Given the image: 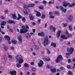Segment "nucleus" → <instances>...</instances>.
<instances>
[{"mask_svg":"<svg viewBox=\"0 0 75 75\" xmlns=\"http://www.w3.org/2000/svg\"><path fill=\"white\" fill-rule=\"evenodd\" d=\"M16 59L17 61H18V63L20 64H22L24 62V60L21 55H18L16 57Z\"/></svg>","mask_w":75,"mask_h":75,"instance_id":"f257e3e1","label":"nucleus"},{"mask_svg":"<svg viewBox=\"0 0 75 75\" xmlns=\"http://www.w3.org/2000/svg\"><path fill=\"white\" fill-rule=\"evenodd\" d=\"M74 51V49L71 47L70 49L67 48V51L69 53H66V55H69L70 54H71L73 53Z\"/></svg>","mask_w":75,"mask_h":75,"instance_id":"f03ea898","label":"nucleus"},{"mask_svg":"<svg viewBox=\"0 0 75 75\" xmlns=\"http://www.w3.org/2000/svg\"><path fill=\"white\" fill-rule=\"evenodd\" d=\"M12 16V18H13L14 19H15V20L17 19V20H19L21 18H22L23 17L22 16H21V15H20V14L18 13V18H17V17L16 16V14H11Z\"/></svg>","mask_w":75,"mask_h":75,"instance_id":"7ed1b4c3","label":"nucleus"},{"mask_svg":"<svg viewBox=\"0 0 75 75\" xmlns=\"http://www.w3.org/2000/svg\"><path fill=\"white\" fill-rule=\"evenodd\" d=\"M22 28L23 29H21L20 30V33L21 34H24L28 31V30L25 29V26H23L22 27Z\"/></svg>","mask_w":75,"mask_h":75,"instance_id":"20e7f679","label":"nucleus"},{"mask_svg":"<svg viewBox=\"0 0 75 75\" xmlns=\"http://www.w3.org/2000/svg\"><path fill=\"white\" fill-rule=\"evenodd\" d=\"M49 44V40L48 39V37H46L45 39L43 42L44 46L45 47L46 45H47Z\"/></svg>","mask_w":75,"mask_h":75,"instance_id":"39448f33","label":"nucleus"},{"mask_svg":"<svg viewBox=\"0 0 75 75\" xmlns=\"http://www.w3.org/2000/svg\"><path fill=\"white\" fill-rule=\"evenodd\" d=\"M59 8L62 12L66 13V11H67V9L64 8L63 6H60L59 7Z\"/></svg>","mask_w":75,"mask_h":75,"instance_id":"423d86ee","label":"nucleus"},{"mask_svg":"<svg viewBox=\"0 0 75 75\" xmlns=\"http://www.w3.org/2000/svg\"><path fill=\"white\" fill-rule=\"evenodd\" d=\"M18 40L19 41V43L20 44H22V36L21 35H20L18 37Z\"/></svg>","mask_w":75,"mask_h":75,"instance_id":"0eeeda50","label":"nucleus"},{"mask_svg":"<svg viewBox=\"0 0 75 75\" xmlns=\"http://www.w3.org/2000/svg\"><path fill=\"white\" fill-rule=\"evenodd\" d=\"M69 4H70L69 3H67V1H64L63 2V6L64 7H67Z\"/></svg>","mask_w":75,"mask_h":75,"instance_id":"6e6552de","label":"nucleus"},{"mask_svg":"<svg viewBox=\"0 0 75 75\" xmlns=\"http://www.w3.org/2000/svg\"><path fill=\"white\" fill-rule=\"evenodd\" d=\"M67 18L70 21H72V20H73V16L71 15H68Z\"/></svg>","mask_w":75,"mask_h":75,"instance_id":"1a4fd4ad","label":"nucleus"},{"mask_svg":"<svg viewBox=\"0 0 75 75\" xmlns=\"http://www.w3.org/2000/svg\"><path fill=\"white\" fill-rule=\"evenodd\" d=\"M43 64H44L43 61H42V60H40L39 63H38V65L39 67H42Z\"/></svg>","mask_w":75,"mask_h":75,"instance_id":"9d476101","label":"nucleus"},{"mask_svg":"<svg viewBox=\"0 0 75 75\" xmlns=\"http://www.w3.org/2000/svg\"><path fill=\"white\" fill-rule=\"evenodd\" d=\"M10 74L11 75H16V74H17V71L15 70L11 71L10 72Z\"/></svg>","mask_w":75,"mask_h":75,"instance_id":"9b49d317","label":"nucleus"},{"mask_svg":"<svg viewBox=\"0 0 75 75\" xmlns=\"http://www.w3.org/2000/svg\"><path fill=\"white\" fill-rule=\"evenodd\" d=\"M44 33L42 32L41 33H39L38 34V36H41V37H44Z\"/></svg>","mask_w":75,"mask_h":75,"instance_id":"f8f14e48","label":"nucleus"},{"mask_svg":"<svg viewBox=\"0 0 75 75\" xmlns=\"http://www.w3.org/2000/svg\"><path fill=\"white\" fill-rule=\"evenodd\" d=\"M29 18L31 20H34V17L31 14H30L29 15Z\"/></svg>","mask_w":75,"mask_h":75,"instance_id":"ddd939ff","label":"nucleus"},{"mask_svg":"<svg viewBox=\"0 0 75 75\" xmlns=\"http://www.w3.org/2000/svg\"><path fill=\"white\" fill-rule=\"evenodd\" d=\"M61 38H62V39H65L66 40V39H68V37H66L65 35H61Z\"/></svg>","mask_w":75,"mask_h":75,"instance_id":"4468645a","label":"nucleus"},{"mask_svg":"<svg viewBox=\"0 0 75 75\" xmlns=\"http://www.w3.org/2000/svg\"><path fill=\"white\" fill-rule=\"evenodd\" d=\"M61 30H59L57 33V37L59 38V36H60V33H61Z\"/></svg>","mask_w":75,"mask_h":75,"instance_id":"2eb2a0df","label":"nucleus"},{"mask_svg":"<svg viewBox=\"0 0 75 75\" xmlns=\"http://www.w3.org/2000/svg\"><path fill=\"white\" fill-rule=\"evenodd\" d=\"M8 23L9 24H16V23L15 22H14V21L11 20H9L8 21Z\"/></svg>","mask_w":75,"mask_h":75,"instance_id":"dca6fc26","label":"nucleus"},{"mask_svg":"<svg viewBox=\"0 0 75 75\" xmlns=\"http://www.w3.org/2000/svg\"><path fill=\"white\" fill-rule=\"evenodd\" d=\"M51 72L52 73H55V72H56V69H51Z\"/></svg>","mask_w":75,"mask_h":75,"instance_id":"f3484780","label":"nucleus"},{"mask_svg":"<svg viewBox=\"0 0 75 75\" xmlns=\"http://www.w3.org/2000/svg\"><path fill=\"white\" fill-rule=\"evenodd\" d=\"M6 22L5 21H2L1 23L0 24L1 25H3V26L5 25Z\"/></svg>","mask_w":75,"mask_h":75,"instance_id":"a211bd4d","label":"nucleus"},{"mask_svg":"<svg viewBox=\"0 0 75 75\" xmlns=\"http://www.w3.org/2000/svg\"><path fill=\"white\" fill-rule=\"evenodd\" d=\"M69 4L68 5V7H74L75 5V4L74 3H72V4Z\"/></svg>","mask_w":75,"mask_h":75,"instance_id":"6ab92c4d","label":"nucleus"},{"mask_svg":"<svg viewBox=\"0 0 75 75\" xmlns=\"http://www.w3.org/2000/svg\"><path fill=\"white\" fill-rule=\"evenodd\" d=\"M21 64L22 63H17L16 65V67L17 68H20V67H21Z\"/></svg>","mask_w":75,"mask_h":75,"instance_id":"aec40b11","label":"nucleus"},{"mask_svg":"<svg viewBox=\"0 0 75 75\" xmlns=\"http://www.w3.org/2000/svg\"><path fill=\"white\" fill-rule=\"evenodd\" d=\"M25 36L27 38H30V35L28 33H26L25 34Z\"/></svg>","mask_w":75,"mask_h":75,"instance_id":"412c9836","label":"nucleus"},{"mask_svg":"<svg viewBox=\"0 0 75 75\" xmlns=\"http://www.w3.org/2000/svg\"><path fill=\"white\" fill-rule=\"evenodd\" d=\"M51 46H53L54 48H55V47H56V45H57L56 44L52 42L51 43Z\"/></svg>","mask_w":75,"mask_h":75,"instance_id":"4be33fe9","label":"nucleus"},{"mask_svg":"<svg viewBox=\"0 0 75 75\" xmlns=\"http://www.w3.org/2000/svg\"><path fill=\"white\" fill-rule=\"evenodd\" d=\"M36 16L37 17H40L41 16V13L39 12H37Z\"/></svg>","mask_w":75,"mask_h":75,"instance_id":"5701e85b","label":"nucleus"},{"mask_svg":"<svg viewBox=\"0 0 75 75\" xmlns=\"http://www.w3.org/2000/svg\"><path fill=\"white\" fill-rule=\"evenodd\" d=\"M5 38H6L8 41H10V37H9L8 36H5Z\"/></svg>","mask_w":75,"mask_h":75,"instance_id":"b1692460","label":"nucleus"},{"mask_svg":"<svg viewBox=\"0 0 75 75\" xmlns=\"http://www.w3.org/2000/svg\"><path fill=\"white\" fill-rule=\"evenodd\" d=\"M57 58L58 59H59L60 60V59H62V56L61 55H59L57 57Z\"/></svg>","mask_w":75,"mask_h":75,"instance_id":"393cba45","label":"nucleus"},{"mask_svg":"<svg viewBox=\"0 0 75 75\" xmlns=\"http://www.w3.org/2000/svg\"><path fill=\"white\" fill-rule=\"evenodd\" d=\"M23 11L24 13L26 15H27V14H28V13H27V10L26 9H24L23 10Z\"/></svg>","mask_w":75,"mask_h":75,"instance_id":"a878e982","label":"nucleus"},{"mask_svg":"<svg viewBox=\"0 0 75 75\" xmlns=\"http://www.w3.org/2000/svg\"><path fill=\"white\" fill-rule=\"evenodd\" d=\"M24 67H27V68H28V67H29V65L27 63H25L24 64Z\"/></svg>","mask_w":75,"mask_h":75,"instance_id":"bb28decb","label":"nucleus"},{"mask_svg":"<svg viewBox=\"0 0 75 75\" xmlns=\"http://www.w3.org/2000/svg\"><path fill=\"white\" fill-rule=\"evenodd\" d=\"M67 67L69 69H72L71 68V66L70 65H67Z\"/></svg>","mask_w":75,"mask_h":75,"instance_id":"cd10ccee","label":"nucleus"},{"mask_svg":"<svg viewBox=\"0 0 75 75\" xmlns=\"http://www.w3.org/2000/svg\"><path fill=\"white\" fill-rule=\"evenodd\" d=\"M8 46H6L4 47V50H5V51H6L7 50V49H8Z\"/></svg>","mask_w":75,"mask_h":75,"instance_id":"c85d7f7f","label":"nucleus"},{"mask_svg":"<svg viewBox=\"0 0 75 75\" xmlns=\"http://www.w3.org/2000/svg\"><path fill=\"white\" fill-rule=\"evenodd\" d=\"M59 61H60V60H59L58 58H57L55 60V62L57 63H59Z\"/></svg>","mask_w":75,"mask_h":75,"instance_id":"c756f323","label":"nucleus"},{"mask_svg":"<svg viewBox=\"0 0 75 75\" xmlns=\"http://www.w3.org/2000/svg\"><path fill=\"white\" fill-rule=\"evenodd\" d=\"M12 43H13V44H16L17 43V40H15L14 41H13L12 40Z\"/></svg>","mask_w":75,"mask_h":75,"instance_id":"7c9ffc66","label":"nucleus"},{"mask_svg":"<svg viewBox=\"0 0 75 75\" xmlns=\"http://www.w3.org/2000/svg\"><path fill=\"white\" fill-rule=\"evenodd\" d=\"M45 61H50V58L47 59L46 58H45L44 59Z\"/></svg>","mask_w":75,"mask_h":75,"instance_id":"2f4dec72","label":"nucleus"},{"mask_svg":"<svg viewBox=\"0 0 75 75\" xmlns=\"http://www.w3.org/2000/svg\"><path fill=\"white\" fill-rule=\"evenodd\" d=\"M8 57L9 58H10V59H11L12 58H13V56H12L11 55H8Z\"/></svg>","mask_w":75,"mask_h":75,"instance_id":"473e14b6","label":"nucleus"},{"mask_svg":"<svg viewBox=\"0 0 75 75\" xmlns=\"http://www.w3.org/2000/svg\"><path fill=\"white\" fill-rule=\"evenodd\" d=\"M31 70L32 71H34V72H35L36 71V69L35 68H32Z\"/></svg>","mask_w":75,"mask_h":75,"instance_id":"72a5a7b5","label":"nucleus"},{"mask_svg":"<svg viewBox=\"0 0 75 75\" xmlns=\"http://www.w3.org/2000/svg\"><path fill=\"white\" fill-rule=\"evenodd\" d=\"M68 74L69 75H72V72L70 71H69Z\"/></svg>","mask_w":75,"mask_h":75,"instance_id":"f704fd0d","label":"nucleus"},{"mask_svg":"<svg viewBox=\"0 0 75 75\" xmlns=\"http://www.w3.org/2000/svg\"><path fill=\"white\" fill-rule=\"evenodd\" d=\"M46 50H47V54H50V51H49V50H48V49H46Z\"/></svg>","mask_w":75,"mask_h":75,"instance_id":"c9c22d12","label":"nucleus"},{"mask_svg":"<svg viewBox=\"0 0 75 75\" xmlns=\"http://www.w3.org/2000/svg\"><path fill=\"white\" fill-rule=\"evenodd\" d=\"M45 18V15H43L41 17V18H42V19H44V18Z\"/></svg>","mask_w":75,"mask_h":75,"instance_id":"e433bc0d","label":"nucleus"},{"mask_svg":"<svg viewBox=\"0 0 75 75\" xmlns=\"http://www.w3.org/2000/svg\"><path fill=\"white\" fill-rule=\"evenodd\" d=\"M22 21L23 22H25V18L24 17H23L22 18Z\"/></svg>","mask_w":75,"mask_h":75,"instance_id":"4c0bfd02","label":"nucleus"},{"mask_svg":"<svg viewBox=\"0 0 75 75\" xmlns=\"http://www.w3.org/2000/svg\"><path fill=\"white\" fill-rule=\"evenodd\" d=\"M62 24L63 25V27H67V24H64V23H62Z\"/></svg>","mask_w":75,"mask_h":75,"instance_id":"58836bf2","label":"nucleus"},{"mask_svg":"<svg viewBox=\"0 0 75 75\" xmlns=\"http://www.w3.org/2000/svg\"><path fill=\"white\" fill-rule=\"evenodd\" d=\"M46 68L48 69H50V68H51V67L49 66V65H48V64Z\"/></svg>","mask_w":75,"mask_h":75,"instance_id":"ea45409f","label":"nucleus"},{"mask_svg":"<svg viewBox=\"0 0 75 75\" xmlns=\"http://www.w3.org/2000/svg\"><path fill=\"white\" fill-rule=\"evenodd\" d=\"M49 14L50 16H52L53 13H52V12L50 11L49 12Z\"/></svg>","mask_w":75,"mask_h":75,"instance_id":"a19ab883","label":"nucleus"},{"mask_svg":"<svg viewBox=\"0 0 75 75\" xmlns=\"http://www.w3.org/2000/svg\"><path fill=\"white\" fill-rule=\"evenodd\" d=\"M25 29H26L25 28H27V29H28L29 28V27H28V26L27 24L25 25Z\"/></svg>","mask_w":75,"mask_h":75,"instance_id":"79ce46f5","label":"nucleus"},{"mask_svg":"<svg viewBox=\"0 0 75 75\" xmlns=\"http://www.w3.org/2000/svg\"><path fill=\"white\" fill-rule=\"evenodd\" d=\"M69 28L70 31H72V26L71 25L69 26Z\"/></svg>","mask_w":75,"mask_h":75,"instance_id":"37998d69","label":"nucleus"},{"mask_svg":"<svg viewBox=\"0 0 75 75\" xmlns=\"http://www.w3.org/2000/svg\"><path fill=\"white\" fill-rule=\"evenodd\" d=\"M71 59H69L67 60V62L68 63H71Z\"/></svg>","mask_w":75,"mask_h":75,"instance_id":"c03bdc74","label":"nucleus"},{"mask_svg":"<svg viewBox=\"0 0 75 75\" xmlns=\"http://www.w3.org/2000/svg\"><path fill=\"white\" fill-rule=\"evenodd\" d=\"M43 4H47V1H43Z\"/></svg>","mask_w":75,"mask_h":75,"instance_id":"a18cd8bd","label":"nucleus"},{"mask_svg":"<svg viewBox=\"0 0 75 75\" xmlns=\"http://www.w3.org/2000/svg\"><path fill=\"white\" fill-rule=\"evenodd\" d=\"M50 18H54V16H52V15L49 16Z\"/></svg>","mask_w":75,"mask_h":75,"instance_id":"49530a36","label":"nucleus"},{"mask_svg":"<svg viewBox=\"0 0 75 75\" xmlns=\"http://www.w3.org/2000/svg\"><path fill=\"white\" fill-rule=\"evenodd\" d=\"M52 28H53V26H52V25H50V30H52Z\"/></svg>","mask_w":75,"mask_h":75,"instance_id":"de8ad7c7","label":"nucleus"},{"mask_svg":"<svg viewBox=\"0 0 75 75\" xmlns=\"http://www.w3.org/2000/svg\"><path fill=\"white\" fill-rule=\"evenodd\" d=\"M1 18H2V20H5V18H4V17L3 16H1Z\"/></svg>","mask_w":75,"mask_h":75,"instance_id":"09e8293b","label":"nucleus"},{"mask_svg":"<svg viewBox=\"0 0 75 75\" xmlns=\"http://www.w3.org/2000/svg\"><path fill=\"white\" fill-rule=\"evenodd\" d=\"M6 59H7V56H4V60H6Z\"/></svg>","mask_w":75,"mask_h":75,"instance_id":"8fccbe9b","label":"nucleus"},{"mask_svg":"<svg viewBox=\"0 0 75 75\" xmlns=\"http://www.w3.org/2000/svg\"><path fill=\"white\" fill-rule=\"evenodd\" d=\"M30 5H31V7H33V6H35V4H32Z\"/></svg>","mask_w":75,"mask_h":75,"instance_id":"3c124183","label":"nucleus"},{"mask_svg":"<svg viewBox=\"0 0 75 75\" xmlns=\"http://www.w3.org/2000/svg\"><path fill=\"white\" fill-rule=\"evenodd\" d=\"M39 8L40 9H41V10H43L44 8H43V7L40 6V7H39Z\"/></svg>","mask_w":75,"mask_h":75,"instance_id":"603ef678","label":"nucleus"},{"mask_svg":"<svg viewBox=\"0 0 75 75\" xmlns=\"http://www.w3.org/2000/svg\"><path fill=\"white\" fill-rule=\"evenodd\" d=\"M67 36H68V37H71V34H69L67 35Z\"/></svg>","mask_w":75,"mask_h":75,"instance_id":"864d4df0","label":"nucleus"},{"mask_svg":"<svg viewBox=\"0 0 75 75\" xmlns=\"http://www.w3.org/2000/svg\"><path fill=\"white\" fill-rule=\"evenodd\" d=\"M28 8V6L27 5H25V6H23L24 8Z\"/></svg>","mask_w":75,"mask_h":75,"instance_id":"5fc2aeb1","label":"nucleus"},{"mask_svg":"<svg viewBox=\"0 0 75 75\" xmlns=\"http://www.w3.org/2000/svg\"><path fill=\"white\" fill-rule=\"evenodd\" d=\"M55 30H56V29H55V28H53V31H54V32H55Z\"/></svg>","mask_w":75,"mask_h":75,"instance_id":"6e6d98bb","label":"nucleus"},{"mask_svg":"<svg viewBox=\"0 0 75 75\" xmlns=\"http://www.w3.org/2000/svg\"><path fill=\"white\" fill-rule=\"evenodd\" d=\"M47 27V23L45 24V28H46Z\"/></svg>","mask_w":75,"mask_h":75,"instance_id":"4d7b16f0","label":"nucleus"},{"mask_svg":"<svg viewBox=\"0 0 75 75\" xmlns=\"http://www.w3.org/2000/svg\"><path fill=\"white\" fill-rule=\"evenodd\" d=\"M40 49V47H36L35 48L36 50H38Z\"/></svg>","mask_w":75,"mask_h":75,"instance_id":"13d9d810","label":"nucleus"},{"mask_svg":"<svg viewBox=\"0 0 75 75\" xmlns=\"http://www.w3.org/2000/svg\"><path fill=\"white\" fill-rule=\"evenodd\" d=\"M54 14H58V12H57V11H55L54 12Z\"/></svg>","mask_w":75,"mask_h":75,"instance_id":"bf43d9fd","label":"nucleus"},{"mask_svg":"<svg viewBox=\"0 0 75 75\" xmlns=\"http://www.w3.org/2000/svg\"><path fill=\"white\" fill-rule=\"evenodd\" d=\"M40 22H41V19H39L38 21V24H40Z\"/></svg>","mask_w":75,"mask_h":75,"instance_id":"052dcab7","label":"nucleus"},{"mask_svg":"<svg viewBox=\"0 0 75 75\" xmlns=\"http://www.w3.org/2000/svg\"><path fill=\"white\" fill-rule=\"evenodd\" d=\"M30 65H34V62H32L30 64Z\"/></svg>","mask_w":75,"mask_h":75,"instance_id":"680f3d73","label":"nucleus"},{"mask_svg":"<svg viewBox=\"0 0 75 75\" xmlns=\"http://www.w3.org/2000/svg\"><path fill=\"white\" fill-rule=\"evenodd\" d=\"M9 31H10V32H13V30L11 29H9Z\"/></svg>","mask_w":75,"mask_h":75,"instance_id":"e2e57ef3","label":"nucleus"},{"mask_svg":"<svg viewBox=\"0 0 75 75\" xmlns=\"http://www.w3.org/2000/svg\"><path fill=\"white\" fill-rule=\"evenodd\" d=\"M70 44L71 43L69 42L67 43V44L68 45H70Z\"/></svg>","mask_w":75,"mask_h":75,"instance_id":"0e129e2a","label":"nucleus"},{"mask_svg":"<svg viewBox=\"0 0 75 75\" xmlns=\"http://www.w3.org/2000/svg\"><path fill=\"white\" fill-rule=\"evenodd\" d=\"M1 34H5V33H4V32H3V31H1Z\"/></svg>","mask_w":75,"mask_h":75,"instance_id":"69168bd1","label":"nucleus"},{"mask_svg":"<svg viewBox=\"0 0 75 75\" xmlns=\"http://www.w3.org/2000/svg\"><path fill=\"white\" fill-rule=\"evenodd\" d=\"M28 7H31V4H28Z\"/></svg>","mask_w":75,"mask_h":75,"instance_id":"338daca9","label":"nucleus"},{"mask_svg":"<svg viewBox=\"0 0 75 75\" xmlns=\"http://www.w3.org/2000/svg\"><path fill=\"white\" fill-rule=\"evenodd\" d=\"M11 49L12 50H14V47H12L11 48Z\"/></svg>","mask_w":75,"mask_h":75,"instance_id":"774afa93","label":"nucleus"}]
</instances>
